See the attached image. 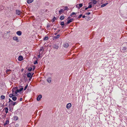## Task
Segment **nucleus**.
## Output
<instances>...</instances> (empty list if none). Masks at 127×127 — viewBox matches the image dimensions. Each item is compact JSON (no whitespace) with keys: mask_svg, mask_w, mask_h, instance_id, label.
Segmentation results:
<instances>
[{"mask_svg":"<svg viewBox=\"0 0 127 127\" xmlns=\"http://www.w3.org/2000/svg\"><path fill=\"white\" fill-rule=\"evenodd\" d=\"M17 103L16 102H14L12 101V102L10 103L8 105V107L10 108L11 107V105L12 104L13 106H14L16 104H17Z\"/></svg>","mask_w":127,"mask_h":127,"instance_id":"1","label":"nucleus"},{"mask_svg":"<svg viewBox=\"0 0 127 127\" xmlns=\"http://www.w3.org/2000/svg\"><path fill=\"white\" fill-rule=\"evenodd\" d=\"M127 49L126 47H123L121 49V51L122 52H125L126 51Z\"/></svg>","mask_w":127,"mask_h":127,"instance_id":"2","label":"nucleus"},{"mask_svg":"<svg viewBox=\"0 0 127 127\" xmlns=\"http://www.w3.org/2000/svg\"><path fill=\"white\" fill-rule=\"evenodd\" d=\"M44 49L42 47L40 49L39 54H42L43 53V52L44 51Z\"/></svg>","mask_w":127,"mask_h":127,"instance_id":"3","label":"nucleus"},{"mask_svg":"<svg viewBox=\"0 0 127 127\" xmlns=\"http://www.w3.org/2000/svg\"><path fill=\"white\" fill-rule=\"evenodd\" d=\"M19 61H21L23 60V57L22 56H20L18 58Z\"/></svg>","mask_w":127,"mask_h":127,"instance_id":"4","label":"nucleus"},{"mask_svg":"<svg viewBox=\"0 0 127 127\" xmlns=\"http://www.w3.org/2000/svg\"><path fill=\"white\" fill-rule=\"evenodd\" d=\"M71 106V103H69L67 104L66 105V108L67 109H69L70 108Z\"/></svg>","mask_w":127,"mask_h":127,"instance_id":"5","label":"nucleus"},{"mask_svg":"<svg viewBox=\"0 0 127 127\" xmlns=\"http://www.w3.org/2000/svg\"><path fill=\"white\" fill-rule=\"evenodd\" d=\"M16 34L19 36H20L22 34V32L20 31H18L16 32Z\"/></svg>","mask_w":127,"mask_h":127,"instance_id":"6","label":"nucleus"},{"mask_svg":"<svg viewBox=\"0 0 127 127\" xmlns=\"http://www.w3.org/2000/svg\"><path fill=\"white\" fill-rule=\"evenodd\" d=\"M21 13V12L19 10H17L16 11V13L18 15H20Z\"/></svg>","mask_w":127,"mask_h":127,"instance_id":"7","label":"nucleus"},{"mask_svg":"<svg viewBox=\"0 0 127 127\" xmlns=\"http://www.w3.org/2000/svg\"><path fill=\"white\" fill-rule=\"evenodd\" d=\"M42 96L41 95H39L37 98V101H39L40 99L42 98Z\"/></svg>","mask_w":127,"mask_h":127,"instance_id":"8","label":"nucleus"},{"mask_svg":"<svg viewBox=\"0 0 127 127\" xmlns=\"http://www.w3.org/2000/svg\"><path fill=\"white\" fill-rule=\"evenodd\" d=\"M69 46L68 43H64L63 45V46L65 48H67Z\"/></svg>","mask_w":127,"mask_h":127,"instance_id":"9","label":"nucleus"},{"mask_svg":"<svg viewBox=\"0 0 127 127\" xmlns=\"http://www.w3.org/2000/svg\"><path fill=\"white\" fill-rule=\"evenodd\" d=\"M47 81L48 83H50L51 81V77L48 78L47 79Z\"/></svg>","mask_w":127,"mask_h":127,"instance_id":"10","label":"nucleus"},{"mask_svg":"<svg viewBox=\"0 0 127 127\" xmlns=\"http://www.w3.org/2000/svg\"><path fill=\"white\" fill-rule=\"evenodd\" d=\"M33 74H32V75L31 76V74L30 73H28L27 75V76L28 77H30V78H31V77H32V75Z\"/></svg>","mask_w":127,"mask_h":127,"instance_id":"11","label":"nucleus"},{"mask_svg":"<svg viewBox=\"0 0 127 127\" xmlns=\"http://www.w3.org/2000/svg\"><path fill=\"white\" fill-rule=\"evenodd\" d=\"M11 71V70L10 69H7L6 71V72L7 74H10Z\"/></svg>","mask_w":127,"mask_h":127,"instance_id":"12","label":"nucleus"},{"mask_svg":"<svg viewBox=\"0 0 127 127\" xmlns=\"http://www.w3.org/2000/svg\"><path fill=\"white\" fill-rule=\"evenodd\" d=\"M18 117L16 116H14L13 117V119L14 121H17L18 119Z\"/></svg>","mask_w":127,"mask_h":127,"instance_id":"13","label":"nucleus"},{"mask_svg":"<svg viewBox=\"0 0 127 127\" xmlns=\"http://www.w3.org/2000/svg\"><path fill=\"white\" fill-rule=\"evenodd\" d=\"M54 48L58 49L59 48L58 46L56 45H54L53 46Z\"/></svg>","mask_w":127,"mask_h":127,"instance_id":"14","label":"nucleus"},{"mask_svg":"<svg viewBox=\"0 0 127 127\" xmlns=\"http://www.w3.org/2000/svg\"><path fill=\"white\" fill-rule=\"evenodd\" d=\"M27 69H28V70L29 71H31L32 69V67H27Z\"/></svg>","mask_w":127,"mask_h":127,"instance_id":"15","label":"nucleus"},{"mask_svg":"<svg viewBox=\"0 0 127 127\" xmlns=\"http://www.w3.org/2000/svg\"><path fill=\"white\" fill-rule=\"evenodd\" d=\"M64 10L63 9H62L59 11V14L60 15L62 14L63 12H64Z\"/></svg>","mask_w":127,"mask_h":127,"instance_id":"16","label":"nucleus"},{"mask_svg":"<svg viewBox=\"0 0 127 127\" xmlns=\"http://www.w3.org/2000/svg\"><path fill=\"white\" fill-rule=\"evenodd\" d=\"M5 109V112L6 113V114H7L8 112V108L7 107L3 109Z\"/></svg>","mask_w":127,"mask_h":127,"instance_id":"17","label":"nucleus"},{"mask_svg":"<svg viewBox=\"0 0 127 127\" xmlns=\"http://www.w3.org/2000/svg\"><path fill=\"white\" fill-rule=\"evenodd\" d=\"M73 20V19H70V20H68L67 23V24H68L69 23H70L72 22Z\"/></svg>","mask_w":127,"mask_h":127,"instance_id":"18","label":"nucleus"},{"mask_svg":"<svg viewBox=\"0 0 127 127\" xmlns=\"http://www.w3.org/2000/svg\"><path fill=\"white\" fill-rule=\"evenodd\" d=\"M108 4V3H106L104 4H103L101 5V7H103L105 6L106 5H107Z\"/></svg>","mask_w":127,"mask_h":127,"instance_id":"19","label":"nucleus"},{"mask_svg":"<svg viewBox=\"0 0 127 127\" xmlns=\"http://www.w3.org/2000/svg\"><path fill=\"white\" fill-rule=\"evenodd\" d=\"M18 39V37L16 36H14L13 38V39L14 40H17Z\"/></svg>","mask_w":127,"mask_h":127,"instance_id":"20","label":"nucleus"},{"mask_svg":"<svg viewBox=\"0 0 127 127\" xmlns=\"http://www.w3.org/2000/svg\"><path fill=\"white\" fill-rule=\"evenodd\" d=\"M92 2H91L89 3V4L90 5L88 6V8H91L92 7V5L90 4H91Z\"/></svg>","mask_w":127,"mask_h":127,"instance_id":"21","label":"nucleus"},{"mask_svg":"<svg viewBox=\"0 0 127 127\" xmlns=\"http://www.w3.org/2000/svg\"><path fill=\"white\" fill-rule=\"evenodd\" d=\"M12 99L13 100L15 101L17 99V97L16 96H13Z\"/></svg>","mask_w":127,"mask_h":127,"instance_id":"22","label":"nucleus"},{"mask_svg":"<svg viewBox=\"0 0 127 127\" xmlns=\"http://www.w3.org/2000/svg\"><path fill=\"white\" fill-rule=\"evenodd\" d=\"M33 0H28L27 1V3H30L32 2Z\"/></svg>","mask_w":127,"mask_h":127,"instance_id":"23","label":"nucleus"},{"mask_svg":"<svg viewBox=\"0 0 127 127\" xmlns=\"http://www.w3.org/2000/svg\"><path fill=\"white\" fill-rule=\"evenodd\" d=\"M9 123V121L8 120H7L6 121L5 123L4 124V126H5L6 125L8 124Z\"/></svg>","mask_w":127,"mask_h":127,"instance_id":"24","label":"nucleus"},{"mask_svg":"<svg viewBox=\"0 0 127 127\" xmlns=\"http://www.w3.org/2000/svg\"><path fill=\"white\" fill-rule=\"evenodd\" d=\"M0 98L1 99H3L5 98V96L3 95H1L0 96Z\"/></svg>","mask_w":127,"mask_h":127,"instance_id":"25","label":"nucleus"},{"mask_svg":"<svg viewBox=\"0 0 127 127\" xmlns=\"http://www.w3.org/2000/svg\"><path fill=\"white\" fill-rule=\"evenodd\" d=\"M93 3L94 4H95L97 3V1L95 0H93Z\"/></svg>","mask_w":127,"mask_h":127,"instance_id":"26","label":"nucleus"},{"mask_svg":"<svg viewBox=\"0 0 127 127\" xmlns=\"http://www.w3.org/2000/svg\"><path fill=\"white\" fill-rule=\"evenodd\" d=\"M64 18V16H61L60 17V19L61 20H63Z\"/></svg>","mask_w":127,"mask_h":127,"instance_id":"27","label":"nucleus"},{"mask_svg":"<svg viewBox=\"0 0 127 127\" xmlns=\"http://www.w3.org/2000/svg\"><path fill=\"white\" fill-rule=\"evenodd\" d=\"M14 95L13 94H10L9 95V96L10 97H13V96Z\"/></svg>","mask_w":127,"mask_h":127,"instance_id":"28","label":"nucleus"},{"mask_svg":"<svg viewBox=\"0 0 127 127\" xmlns=\"http://www.w3.org/2000/svg\"><path fill=\"white\" fill-rule=\"evenodd\" d=\"M79 8L83 6V4L82 3L80 4H79Z\"/></svg>","mask_w":127,"mask_h":127,"instance_id":"29","label":"nucleus"},{"mask_svg":"<svg viewBox=\"0 0 127 127\" xmlns=\"http://www.w3.org/2000/svg\"><path fill=\"white\" fill-rule=\"evenodd\" d=\"M56 19V18H55L54 16V17L53 19L52 20V22L54 21Z\"/></svg>","mask_w":127,"mask_h":127,"instance_id":"30","label":"nucleus"},{"mask_svg":"<svg viewBox=\"0 0 127 127\" xmlns=\"http://www.w3.org/2000/svg\"><path fill=\"white\" fill-rule=\"evenodd\" d=\"M19 91L18 90H17L15 92V94H17V93H18L19 92Z\"/></svg>","mask_w":127,"mask_h":127,"instance_id":"31","label":"nucleus"},{"mask_svg":"<svg viewBox=\"0 0 127 127\" xmlns=\"http://www.w3.org/2000/svg\"><path fill=\"white\" fill-rule=\"evenodd\" d=\"M48 37H45L44 38V40H47L48 39Z\"/></svg>","mask_w":127,"mask_h":127,"instance_id":"32","label":"nucleus"},{"mask_svg":"<svg viewBox=\"0 0 127 127\" xmlns=\"http://www.w3.org/2000/svg\"><path fill=\"white\" fill-rule=\"evenodd\" d=\"M60 36V35L58 34L56 36H55V38H57L59 37Z\"/></svg>","mask_w":127,"mask_h":127,"instance_id":"33","label":"nucleus"},{"mask_svg":"<svg viewBox=\"0 0 127 127\" xmlns=\"http://www.w3.org/2000/svg\"><path fill=\"white\" fill-rule=\"evenodd\" d=\"M82 16V14H80V15L79 16H78V19H80L81 17Z\"/></svg>","mask_w":127,"mask_h":127,"instance_id":"34","label":"nucleus"},{"mask_svg":"<svg viewBox=\"0 0 127 127\" xmlns=\"http://www.w3.org/2000/svg\"><path fill=\"white\" fill-rule=\"evenodd\" d=\"M64 25V22H62L61 23V25L62 26Z\"/></svg>","mask_w":127,"mask_h":127,"instance_id":"35","label":"nucleus"},{"mask_svg":"<svg viewBox=\"0 0 127 127\" xmlns=\"http://www.w3.org/2000/svg\"><path fill=\"white\" fill-rule=\"evenodd\" d=\"M23 88H21L20 89H19V91L20 92H21V91L22 90H23Z\"/></svg>","mask_w":127,"mask_h":127,"instance_id":"36","label":"nucleus"},{"mask_svg":"<svg viewBox=\"0 0 127 127\" xmlns=\"http://www.w3.org/2000/svg\"><path fill=\"white\" fill-rule=\"evenodd\" d=\"M76 14V13H75V12H72L71 14V16H72V15H75V14Z\"/></svg>","mask_w":127,"mask_h":127,"instance_id":"37","label":"nucleus"},{"mask_svg":"<svg viewBox=\"0 0 127 127\" xmlns=\"http://www.w3.org/2000/svg\"><path fill=\"white\" fill-rule=\"evenodd\" d=\"M28 87V85H27L26 86H25V88L24 89V90H26V89H27V87Z\"/></svg>","mask_w":127,"mask_h":127,"instance_id":"38","label":"nucleus"},{"mask_svg":"<svg viewBox=\"0 0 127 127\" xmlns=\"http://www.w3.org/2000/svg\"><path fill=\"white\" fill-rule=\"evenodd\" d=\"M34 64H37V61H35V62H34Z\"/></svg>","mask_w":127,"mask_h":127,"instance_id":"39","label":"nucleus"},{"mask_svg":"<svg viewBox=\"0 0 127 127\" xmlns=\"http://www.w3.org/2000/svg\"><path fill=\"white\" fill-rule=\"evenodd\" d=\"M9 102H10H10H12V101H13L12 100H11L10 98H9Z\"/></svg>","mask_w":127,"mask_h":127,"instance_id":"40","label":"nucleus"},{"mask_svg":"<svg viewBox=\"0 0 127 127\" xmlns=\"http://www.w3.org/2000/svg\"><path fill=\"white\" fill-rule=\"evenodd\" d=\"M33 70L35 69V66H33Z\"/></svg>","mask_w":127,"mask_h":127,"instance_id":"41","label":"nucleus"},{"mask_svg":"<svg viewBox=\"0 0 127 127\" xmlns=\"http://www.w3.org/2000/svg\"><path fill=\"white\" fill-rule=\"evenodd\" d=\"M41 54H39V55H38V58H40V55Z\"/></svg>","mask_w":127,"mask_h":127,"instance_id":"42","label":"nucleus"},{"mask_svg":"<svg viewBox=\"0 0 127 127\" xmlns=\"http://www.w3.org/2000/svg\"><path fill=\"white\" fill-rule=\"evenodd\" d=\"M67 8H68L67 7H66L64 9V10H67Z\"/></svg>","mask_w":127,"mask_h":127,"instance_id":"43","label":"nucleus"},{"mask_svg":"<svg viewBox=\"0 0 127 127\" xmlns=\"http://www.w3.org/2000/svg\"><path fill=\"white\" fill-rule=\"evenodd\" d=\"M90 14V12H88L87 13H86V14H87L88 15H89Z\"/></svg>","mask_w":127,"mask_h":127,"instance_id":"44","label":"nucleus"},{"mask_svg":"<svg viewBox=\"0 0 127 127\" xmlns=\"http://www.w3.org/2000/svg\"><path fill=\"white\" fill-rule=\"evenodd\" d=\"M22 98H21L20 99V100L21 101L22 100Z\"/></svg>","mask_w":127,"mask_h":127,"instance_id":"45","label":"nucleus"},{"mask_svg":"<svg viewBox=\"0 0 127 127\" xmlns=\"http://www.w3.org/2000/svg\"><path fill=\"white\" fill-rule=\"evenodd\" d=\"M85 15H83V16H82V18H85Z\"/></svg>","mask_w":127,"mask_h":127,"instance_id":"46","label":"nucleus"},{"mask_svg":"<svg viewBox=\"0 0 127 127\" xmlns=\"http://www.w3.org/2000/svg\"><path fill=\"white\" fill-rule=\"evenodd\" d=\"M88 8H88V7H86L85 8V10H87Z\"/></svg>","mask_w":127,"mask_h":127,"instance_id":"47","label":"nucleus"},{"mask_svg":"<svg viewBox=\"0 0 127 127\" xmlns=\"http://www.w3.org/2000/svg\"><path fill=\"white\" fill-rule=\"evenodd\" d=\"M19 126V125L18 124H16L15 125L16 126Z\"/></svg>","mask_w":127,"mask_h":127,"instance_id":"48","label":"nucleus"},{"mask_svg":"<svg viewBox=\"0 0 127 127\" xmlns=\"http://www.w3.org/2000/svg\"><path fill=\"white\" fill-rule=\"evenodd\" d=\"M47 26L48 27H50V25H47Z\"/></svg>","mask_w":127,"mask_h":127,"instance_id":"49","label":"nucleus"},{"mask_svg":"<svg viewBox=\"0 0 127 127\" xmlns=\"http://www.w3.org/2000/svg\"><path fill=\"white\" fill-rule=\"evenodd\" d=\"M23 70H24V69H22L21 70L22 71H23Z\"/></svg>","mask_w":127,"mask_h":127,"instance_id":"50","label":"nucleus"},{"mask_svg":"<svg viewBox=\"0 0 127 127\" xmlns=\"http://www.w3.org/2000/svg\"><path fill=\"white\" fill-rule=\"evenodd\" d=\"M1 9H2V8H3V7L2 6L1 7Z\"/></svg>","mask_w":127,"mask_h":127,"instance_id":"51","label":"nucleus"},{"mask_svg":"<svg viewBox=\"0 0 127 127\" xmlns=\"http://www.w3.org/2000/svg\"><path fill=\"white\" fill-rule=\"evenodd\" d=\"M70 18V17H68V19H69V18Z\"/></svg>","mask_w":127,"mask_h":127,"instance_id":"52","label":"nucleus"},{"mask_svg":"<svg viewBox=\"0 0 127 127\" xmlns=\"http://www.w3.org/2000/svg\"><path fill=\"white\" fill-rule=\"evenodd\" d=\"M9 111H10V110H11V109L10 108L9 109Z\"/></svg>","mask_w":127,"mask_h":127,"instance_id":"53","label":"nucleus"},{"mask_svg":"<svg viewBox=\"0 0 127 127\" xmlns=\"http://www.w3.org/2000/svg\"><path fill=\"white\" fill-rule=\"evenodd\" d=\"M1 7H0V9H1Z\"/></svg>","mask_w":127,"mask_h":127,"instance_id":"54","label":"nucleus"},{"mask_svg":"<svg viewBox=\"0 0 127 127\" xmlns=\"http://www.w3.org/2000/svg\"><path fill=\"white\" fill-rule=\"evenodd\" d=\"M59 31H60V30H59L58 31V32H59Z\"/></svg>","mask_w":127,"mask_h":127,"instance_id":"55","label":"nucleus"},{"mask_svg":"<svg viewBox=\"0 0 127 127\" xmlns=\"http://www.w3.org/2000/svg\"><path fill=\"white\" fill-rule=\"evenodd\" d=\"M92 0V1H93V0Z\"/></svg>","mask_w":127,"mask_h":127,"instance_id":"56","label":"nucleus"}]
</instances>
